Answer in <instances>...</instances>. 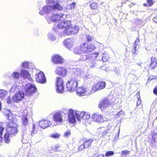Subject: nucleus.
I'll list each match as a JSON object with an SVG mask.
<instances>
[{"label": "nucleus", "instance_id": "nucleus-1", "mask_svg": "<svg viewBox=\"0 0 157 157\" xmlns=\"http://www.w3.org/2000/svg\"><path fill=\"white\" fill-rule=\"evenodd\" d=\"M95 48L94 45L83 43L79 46L74 47L72 51L75 54L80 56L78 61H86L90 67L93 68L96 65V59L98 56V52L93 53L90 52L94 51Z\"/></svg>", "mask_w": 157, "mask_h": 157}, {"label": "nucleus", "instance_id": "nucleus-2", "mask_svg": "<svg viewBox=\"0 0 157 157\" xmlns=\"http://www.w3.org/2000/svg\"><path fill=\"white\" fill-rule=\"evenodd\" d=\"M49 3H53V5H48L44 6L43 11L39 12L40 15H43L44 12L47 16L45 18L49 24L52 22L54 23L52 29L56 34L59 30V0H46Z\"/></svg>", "mask_w": 157, "mask_h": 157}, {"label": "nucleus", "instance_id": "nucleus-3", "mask_svg": "<svg viewBox=\"0 0 157 157\" xmlns=\"http://www.w3.org/2000/svg\"><path fill=\"white\" fill-rule=\"evenodd\" d=\"M78 78L77 77H74L73 75L69 78V79L67 82L66 86L67 89L70 92H73L76 90L79 96H83L84 95L91 94L87 92L85 89L82 87H80L77 89L78 86Z\"/></svg>", "mask_w": 157, "mask_h": 157}, {"label": "nucleus", "instance_id": "nucleus-4", "mask_svg": "<svg viewBox=\"0 0 157 157\" xmlns=\"http://www.w3.org/2000/svg\"><path fill=\"white\" fill-rule=\"evenodd\" d=\"M18 124L15 121H13L7 123L6 125V133L4 135V140L5 143L7 144L10 141L9 136H15L18 132Z\"/></svg>", "mask_w": 157, "mask_h": 157}, {"label": "nucleus", "instance_id": "nucleus-5", "mask_svg": "<svg viewBox=\"0 0 157 157\" xmlns=\"http://www.w3.org/2000/svg\"><path fill=\"white\" fill-rule=\"evenodd\" d=\"M25 94L26 96H30L37 91V89L35 85L28 83L25 87Z\"/></svg>", "mask_w": 157, "mask_h": 157}, {"label": "nucleus", "instance_id": "nucleus-6", "mask_svg": "<svg viewBox=\"0 0 157 157\" xmlns=\"http://www.w3.org/2000/svg\"><path fill=\"white\" fill-rule=\"evenodd\" d=\"M93 141V140L90 139L85 140L83 141L79 142L78 144V150L81 151L84 149L88 148L91 145Z\"/></svg>", "mask_w": 157, "mask_h": 157}, {"label": "nucleus", "instance_id": "nucleus-7", "mask_svg": "<svg viewBox=\"0 0 157 157\" xmlns=\"http://www.w3.org/2000/svg\"><path fill=\"white\" fill-rule=\"evenodd\" d=\"M76 118L78 121L81 120V119L84 120H86L90 118V116L88 113L83 112H80L78 111H75V112Z\"/></svg>", "mask_w": 157, "mask_h": 157}, {"label": "nucleus", "instance_id": "nucleus-8", "mask_svg": "<svg viewBox=\"0 0 157 157\" xmlns=\"http://www.w3.org/2000/svg\"><path fill=\"white\" fill-rule=\"evenodd\" d=\"M91 118L93 121L98 123H101L108 121V119L102 117L101 115L98 113H94L92 116Z\"/></svg>", "mask_w": 157, "mask_h": 157}, {"label": "nucleus", "instance_id": "nucleus-9", "mask_svg": "<svg viewBox=\"0 0 157 157\" xmlns=\"http://www.w3.org/2000/svg\"><path fill=\"white\" fill-rule=\"evenodd\" d=\"M105 82L104 81L100 82L96 84L94 86H93L90 90L91 94L94 93L98 90L104 88L105 86Z\"/></svg>", "mask_w": 157, "mask_h": 157}, {"label": "nucleus", "instance_id": "nucleus-10", "mask_svg": "<svg viewBox=\"0 0 157 157\" xmlns=\"http://www.w3.org/2000/svg\"><path fill=\"white\" fill-rule=\"evenodd\" d=\"M76 110L74 111L72 109L69 110L68 112V121L69 123L73 124L76 122L75 117H76L75 115V112Z\"/></svg>", "mask_w": 157, "mask_h": 157}, {"label": "nucleus", "instance_id": "nucleus-11", "mask_svg": "<svg viewBox=\"0 0 157 157\" xmlns=\"http://www.w3.org/2000/svg\"><path fill=\"white\" fill-rule=\"evenodd\" d=\"M35 78L37 82L41 83H44L46 80L44 74L42 71L36 75Z\"/></svg>", "mask_w": 157, "mask_h": 157}, {"label": "nucleus", "instance_id": "nucleus-12", "mask_svg": "<svg viewBox=\"0 0 157 157\" xmlns=\"http://www.w3.org/2000/svg\"><path fill=\"white\" fill-rule=\"evenodd\" d=\"M112 104V103L109 102L108 100L104 99L99 105L98 107L101 110L104 109H107L109 106Z\"/></svg>", "mask_w": 157, "mask_h": 157}, {"label": "nucleus", "instance_id": "nucleus-13", "mask_svg": "<svg viewBox=\"0 0 157 157\" xmlns=\"http://www.w3.org/2000/svg\"><path fill=\"white\" fill-rule=\"evenodd\" d=\"M24 93L23 91H19L16 93L15 96H13V98L14 101L18 102L21 100L24 97Z\"/></svg>", "mask_w": 157, "mask_h": 157}, {"label": "nucleus", "instance_id": "nucleus-14", "mask_svg": "<svg viewBox=\"0 0 157 157\" xmlns=\"http://www.w3.org/2000/svg\"><path fill=\"white\" fill-rule=\"evenodd\" d=\"M74 40L73 39H67L63 41L64 45L66 47L70 50L74 45Z\"/></svg>", "mask_w": 157, "mask_h": 157}, {"label": "nucleus", "instance_id": "nucleus-15", "mask_svg": "<svg viewBox=\"0 0 157 157\" xmlns=\"http://www.w3.org/2000/svg\"><path fill=\"white\" fill-rule=\"evenodd\" d=\"M109 128H106L103 127H100L98 130V133H99L100 136H103L106 135L108 132H109Z\"/></svg>", "mask_w": 157, "mask_h": 157}, {"label": "nucleus", "instance_id": "nucleus-16", "mask_svg": "<svg viewBox=\"0 0 157 157\" xmlns=\"http://www.w3.org/2000/svg\"><path fill=\"white\" fill-rule=\"evenodd\" d=\"M40 126L42 128L44 129L51 125V123L48 120H42L39 122Z\"/></svg>", "mask_w": 157, "mask_h": 157}, {"label": "nucleus", "instance_id": "nucleus-17", "mask_svg": "<svg viewBox=\"0 0 157 157\" xmlns=\"http://www.w3.org/2000/svg\"><path fill=\"white\" fill-rule=\"evenodd\" d=\"M79 28L78 26H75L74 27L71 26V29L70 31H67V35L77 33L79 30Z\"/></svg>", "mask_w": 157, "mask_h": 157}, {"label": "nucleus", "instance_id": "nucleus-18", "mask_svg": "<svg viewBox=\"0 0 157 157\" xmlns=\"http://www.w3.org/2000/svg\"><path fill=\"white\" fill-rule=\"evenodd\" d=\"M139 38H137L135 42L134 45V47L132 48V52L133 55H136L138 54V52L137 51V46H138V43L139 42Z\"/></svg>", "mask_w": 157, "mask_h": 157}, {"label": "nucleus", "instance_id": "nucleus-19", "mask_svg": "<svg viewBox=\"0 0 157 157\" xmlns=\"http://www.w3.org/2000/svg\"><path fill=\"white\" fill-rule=\"evenodd\" d=\"M71 25V23L70 21H64L61 23L60 25H59V29H60V27H61V29H63L64 30L66 29V28H67V27H68Z\"/></svg>", "mask_w": 157, "mask_h": 157}, {"label": "nucleus", "instance_id": "nucleus-20", "mask_svg": "<svg viewBox=\"0 0 157 157\" xmlns=\"http://www.w3.org/2000/svg\"><path fill=\"white\" fill-rule=\"evenodd\" d=\"M67 74V70L63 67H59V76L64 77Z\"/></svg>", "mask_w": 157, "mask_h": 157}, {"label": "nucleus", "instance_id": "nucleus-21", "mask_svg": "<svg viewBox=\"0 0 157 157\" xmlns=\"http://www.w3.org/2000/svg\"><path fill=\"white\" fill-rule=\"evenodd\" d=\"M3 114L7 117V119L9 120H11V113L9 109H4L2 111Z\"/></svg>", "mask_w": 157, "mask_h": 157}, {"label": "nucleus", "instance_id": "nucleus-22", "mask_svg": "<svg viewBox=\"0 0 157 157\" xmlns=\"http://www.w3.org/2000/svg\"><path fill=\"white\" fill-rule=\"evenodd\" d=\"M60 83V85H59V93L63 94L64 93L65 91L64 90V86H63V79H60L59 78V83Z\"/></svg>", "mask_w": 157, "mask_h": 157}, {"label": "nucleus", "instance_id": "nucleus-23", "mask_svg": "<svg viewBox=\"0 0 157 157\" xmlns=\"http://www.w3.org/2000/svg\"><path fill=\"white\" fill-rule=\"evenodd\" d=\"M25 115H24V116L22 117V123L23 125L25 126H26L28 124V119L27 117V113L25 111Z\"/></svg>", "mask_w": 157, "mask_h": 157}, {"label": "nucleus", "instance_id": "nucleus-24", "mask_svg": "<svg viewBox=\"0 0 157 157\" xmlns=\"http://www.w3.org/2000/svg\"><path fill=\"white\" fill-rule=\"evenodd\" d=\"M73 72L74 74L76 75H80L83 73V71L80 68L74 69L73 70Z\"/></svg>", "mask_w": 157, "mask_h": 157}, {"label": "nucleus", "instance_id": "nucleus-25", "mask_svg": "<svg viewBox=\"0 0 157 157\" xmlns=\"http://www.w3.org/2000/svg\"><path fill=\"white\" fill-rule=\"evenodd\" d=\"M54 121L56 124L54 125L55 126L58 124L59 122V113L57 112L56 114H54L53 117Z\"/></svg>", "mask_w": 157, "mask_h": 157}, {"label": "nucleus", "instance_id": "nucleus-26", "mask_svg": "<svg viewBox=\"0 0 157 157\" xmlns=\"http://www.w3.org/2000/svg\"><path fill=\"white\" fill-rule=\"evenodd\" d=\"M52 61L56 64L59 63V55H54L52 58Z\"/></svg>", "mask_w": 157, "mask_h": 157}, {"label": "nucleus", "instance_id": "nucleus-27", "mask_svg": "<svg viewBox=\"0 0 157 157\" xmlns=\"http://www.w3.org/2000/svg\"><path fill=\"white\" fill-rule=\"evenodd\" d=\"M29 75L28 72L25 70H22L21 71V75L24 78L28 77Z\"/></svg>", "mask_w": 157, "mask_h": 157}, {"label": "nucleus", "instance_id": "nucleus-28", "mask_svg": "<svg viewBox=\"0 0 157 157\" xmlns=\"http://www.w3.org/2000/svg\"><path fill=\"white\" fill-rule=\"evenodd\" d=\"M11 77L14 79H17L20 77V74L17 72H14L12 74Z\"/></svg>", "mask_w": 157, "mask_h": 157}, {"label": "nucleus", "instance_id": "nucleus-29", "mask_svg": "<svg viewBox=\"0 0 157 157\" xmlns=\"http://www.w3.org/2000/svg\"><path fill=\"white\" fill-rule=\"evenodd\" d=\"M59 77H57L56 78V79L55 81V86L56 87V90L57 93H59Z\"/></svg>", "mask_w": 157, "mask_h": 157}, {"label": "nucleus", "instance_id": "nucleus-30", "mask_svg": "<svg viewBox=\"0 0 157 157\" xmlns=\"http://www.w3.org/2000/svg\"><path fill=\"white\" fill-rule=\"evenodd\" d=\"M7 94L6 91L4 90H0V97L2 99H4V96Z\"/></svg>", "mask_w": 157, "mask_h": 157}, {"label": "nucleus", "instance_id": "nucleus-31", "mask_svg": "<svg viewBox=\"0 0 157 157\" xmlns=\"http://www.w3.org/2000/svg\"><path fill=\"white\" fill-rule=\"evenodd\" d=\"M65 113H66V111L65 110H63L62 112L59 111V123L63 121L62 116L63 115L64 116Z\"/></svg>", "mask_w": 157, "mask_h": 157}, {"label": "nucleus", "instance_id": "nucleus-32", "mask_svg": "<svg viewBox=\"0 0 157 157\" xmlns=\"http://www.w3.org/2000/svg\"><path fill=\"white\" fill-rule=\"evenodd\" d=\"M48 39L52 41L55 40L56 39V37H55L53 34L51 33L48 34Z\"/></svg>", "mask_w": 157, "mask_h": 157}, {"label": "nucleus", "instance_id": "nucleus-33", "mask_svg": "<svg viewBox=\"0 0 157 157\" xmlns=\"http://www.w3.org/2000/svg\"><path fill=\"white\" fill-rule=\"evenodd\" d=\"M130 151L128 150L122 151L121 154V156L122 157H126L128 154H129Z\"/></svg>", "mask_w": 157, "mask_h": 157}, {"label": "nucleus", "instance_id": "nucleus-34", "mask_svg": "<svg viewBox=\"0 0 157 157\" xmlns=\"http://www.w3.org/2000/svg\"><path fill=\"white\" fill-rule=\"evenodd\" d=\"M90 6L91 9H96L98 8V5L97 3L94 2L90 4Z\"/></svg>", "mask_w": 157, "mask_h": 157}, {"label": "nucleus", "instance_id": "nucleus-35", "mask_svg": "<svg viewBox=\"0 0 157 157\" xmlns=\"http://www.w3.org/2000/svg\"><path fill=\"white\" fill-rule=\"evenodd\" d=\"M29 64L27 62H25L22 63V68H29Z\"/></svg>", "mask_w": 157, "mask_h": 157}, {"label": "nucleus", "instance_id": "nucleus-36", "mask_svg": "<svg viewBox=\"0 0 157 157\" xmlns=\"http://www.w3.org/2000/svg\"><path fill=\"white\" fill-rule=\"evenodd\" d=\"M18 88H17V86L16 85L13 86L10 89V92H13L15 91H17L18 90Z\"/></svg>", "mask_w": 157, "mask_h": 157}, {"label": "nucleus", "instance_id": "nucleus-37", "mask_svg": "<svg viewBox=\"0 0 157 157\" xmlns=\"http://www.w3.org/2000/svg\"><path fill=\"white\" fill-rule=\"evenodd\" d=\"M50 137L55 139H58L59 138V134L58 133H53L50 135Z\"/></svg>", "mask_w": 157, "mask_h": 157}, {"label": "nucleus", "instance_id": "nucleus-38", "mask_svg": "<svg viewBox=\"0 0 157 157\" xmlns=\"http://www.w3.org/2000/svg\"><path fill=\"white\" fill-rule=\"evenodd\" d=\"M71 133L70 130H68L67 131L65 132L64 134V136L67 138L71 135Z\"/></svg>", "mask_w": 157, "mask_h": 157}, {"label": "nucleus", "instance_id": "nucleus-39", "mask_svg": "<svg viewBox=\"0 0 157 157\" xmlns=\"http://www.w3.org/2000/svg\"><path fill=\"white\" fill-rule=\"evenodd\" d=\"M114 152L113 151H107L105 155L106 156H110L114 154Z\"/></svg>", "mask_w": 157, "mask_h": 157}, {"label": "nucleus", "instance_id": "nucleus-40", "mask_svg": "<svg viewBox=\"0 0 157 157\" xmlns=\"http://www.w3.org/2000/svg\"><path fill=\"white\" fill-rule=\"evenodd\" d=\"M75 2H73L72 3L68 5L69 9L70 10L74 9L75 6Z\"/></svg>", "mask_w": 157, "mask_h": 157}, {"label": "nucleus", "instance_id": "nucleus-41", "mask_svg": "<svg viewBox=\"0 0 157 157\" xmlns=\"http://www.w3.org/2000/svg\"><path fill=\"white\" fill-rule=\"evenodd\" d=\"M71 25L70 26L67 27V28H66V29L63 30V33H64L66 35H67V31H70V29H71Z\"/></svg>", "mask_w": 157, "mask_h": 157}, {"label": "nucleus", "instance_id": "nucleus-42", "mask_svg": "<svg viewBox=\"0 0 157 157\" xmlns=\"http://www.w3.org/2000/svg\"><path fill=\"white\" fill-rule=\"evenodd\" d=\"M33 130L31 132V135L32 136H33L35 133V132H36V131H37V130H36V126L34 124H33Z\"/></svg>", "mask_w": 157, "mask_h": 157}, {"label": "nucleus", "instance_id": "nucleus-43", "mask_svg": "<svg viewBox=\"0 0 157 157\" xmlns=\"http://www.w3.org/2000/svg\"><path fill=\"white\" fill-rule=\"evenodd\" d=\"M147 2L148 6H150L153 5L154 3V2L152 0H147Z\"/></svg>", "mask_w": 157, "mask_h": 157}, {"label": "nucleus", "instance_id": "nucleus-44", "mask_svg": "<svg viewBox=\"0 0 157 157\" xmlns=\"http://www.w3.org/2000/svg\"><path fill=\"white\" fill-rule=\"evenodd\" d=\"M86 38L88 41L90 42L92 41L93 37L90 35H87Z\"/></svg>", "mask_w": 157, "mask_h": 157}, {"label": "nucleus", "instance_id": "nucleus-45", "mask_svg": "<svg viewBox=\"0 0 157 157\" xmlns=\"http://www.w3.org/2000/svg\"><path fill=\"white\" fill-rule=\"evenodd\" d=\"M108 57L107 56H105L104 55L102 57V60L103 62H105L107 61L108 60Z\"/></svg>", "mask_w": 157, "mask_h": 157}, {"label": "nucleus", "instance_id": "nucleus-46", "mask_svg": "<svg viewBox=\"0 0 157 157\" xmlns=\"http://www.w3.org/2000/svg\"><path fill=\"white\" fill-rule=\"evenodd\" d=\"M139 97H137L138 100L137 102V106H138L141 104V100L140 98V95L139 94Z\"/></svg>", "mask_w": 157, "mask_h": 157}, {"label": "nucleus", "instance_id": "nucleus-47", "mask_svg": "<svg viewBox=\"0 0 157 157\" xmlns=\"http://www.w3.org/2000/svg\"><path fill=\"white\" fill-rule=\"evenodd\" d=\"M65 60L61 56H59V64H61L65 62Z\"/></svg>", "mask_w": 157, "mask_h": 157}, {"label": "nucleus", "instance_id": "nucleus-48", "mask_svg": "<svg viewBox=\"0 0 157 157\" xmlns=\"http://www.w3.org/2000/svg\"><path fill=\"white\" fill-rule=\"evenodd\" d=\"M156 65V63H151L150 64V67L152 68H154Z\"/></svg>", "mask_w": 157, "mask_h": 157}, {"label": "nucleus", "instance_id": "nucleus-49", "mask_svg": "<svg viewBox=\"0 0 157 157\" xmlns=\"http://www.w3.org/2000/svg\"><path fill=\"white\" fill-rule=\"evenodd\" d=\"M151 63H156V59L154 57H151Z\"/></svg>", "mask_w": 157, "mask_h": 157}, {"label": "nucleus", "instance_id": "nucleus-50", "mask_svg": "<svg viewBox=\"0 0 157 157\" xmlns=\"http://www.w3.org/2000/svg\"><path fill=\"white\" fill-rule=\"evenodd\" d=\"M4 130V128L0 126V135H2V132Z\"/></svg>", "mask_w": 157, "mask_h": 157}, {"label": "nucleus", "instance_id": "nucleus-51", "mask_svg": "<svg viewBox=\"0 0 157 157\" xmlns=\"http://www.w3.org/2000/svg\"><path fill=\"white\" fill-rule=\"evenodd\" d=\"M11 98H10L8 97L7 98V103L8 104H10L11 102Z\"/></svg>", "mask_w": 157, "mask_h": 157}, {"label": "nucleus", "instance_id": "nucleus-52", "mask_svg": "<svg viewBox=\"0 0 157 157\" xmlns=\"http://www.w3.org/2000/svg\"><path fill=\"white\" fill-rule=\"evenodd\" d=\"M59 146L58 145L56 146L55 147H54L53 149L55 151H58V150Z\"/></svg>", "mask_w": 157, "mask_h": 157}, {"label": "nucleus", "instance_id": "nucleus-53", "mask_svg": "<svg viewBox=\"0 0 157 157\" xmlns=\"http://www.w3.org/2000/svg\"><path fill=\"white\" fill-rule=\"evenodd\" d=\"M153 92L154 94L157 95V90L155 89V87L154 88Z\"/></svg>", "mask_w": 157, "mask_h": 157}, {"label": "nucleus", "instance_id": "nucleus-54", "mask_svg": "<svg viewBox=\"0 0 157 157\" xmlns=\"http://www.w3.org/2000/svg\"><path fill=\"white\" fill-rule=\"evenodd\" d=\"M2 135H0V145H1V144L2 143Z\"/></svg>", "mask_w": 157, "mask_h": 157}, {"label": "nucleus", "instance_id": "nucleus-55", "mask_svg": "<svg viewBox=\"0 0 157 157\" xmlns=\"http://www.w3.org/2000/svg\"><path fill=\"white\" fill-rule=\"evenodd\" d=\"M26 78H28L30 81H31L32 79V78L30 76V75H29V76H28V77H27Z\"/></svg>", "mask_w": 157, "mask_h": 157}, {"label": "nucleus", "instance_id": "nucleus-56", "mask_svg": "<svg viewBox=\"0 0 157 157\" xmlns=\"http://www.w3.org/2000/svg\"><path fill=\"white\" fill-rule=\"evenodd\" d=\"M152 141L154 142H156V139L154 136H152Z\"/></svg>", "mask_w": 157, "mask_h": 157}, {"label": "nucleus", "instance_id": "nucleus-57", "mask_svg": "<svg viewBox=\"0 0 157 157\" xmlns=\"http://www.w3.org/2000/svg\"><path fill=\"white\" fill-rule=\"evenodd\" d=\"M55 73L56 74H57L58 75H59V70H58V68H57L55 71Z\"/></svg>", "mask_w": 157, "mask_h": 157}, {"label": "nucleus", "instance_id": "nucleus-58", "mask_svg": "<svg viewBox=\"0 0 157 157\" xmlns=\"http://www.w3.org/2000/svg\"><path fill=\"white\" fill-rule=\"evenodd\" d=\"M156 18H157V17H155L153 19L155 23H157V19H156Z\"/></svg>", "mask_w": 157, "mask_h": 157}, {"label": "nucleus", "instance_id": "nucleus-59", "mask_svg": "<svg viewBox=\"0 0 157 157\" xmlns=\"http://www.w3.org/2000/svg\"><path fill=\"white\" fill-rule=\"evenodd\" d=\"M97 157H105L104 155H99Z\"/></svg>", "mask_w": 157, "mask_h": 157}, {"label": "nucleus", "instance_id": "nucleus-60", "mask_svg": "<svg viewBox=\"0 0 157 157\" xmlns=\"http://www.w3.org/2000/svg\"><path fill=\"white\" fill-rule=\"evenodd\" d=\"M63 15L62 14H59V17H63Z\"/></svg>", "mask_w": 157, "mask_h": 157}, {"label": "nucleus", "instance_id": "nucleus-61", "mask_svg": "<svg viewBox=\"0 0 157 157\" xmlns=\"http://www.w3.org/2000/svg\"><path fill=\"white\" fill-rule=\"evenodd\" d=\"M144 6H148V5H147V4L144 3Z\"/></svg>", "mask_w": 157, "mask_h": 157}, {"label": "nucleus", "instance_id": "nucleus-62", "mask_svg": "<svg viewBox=\"0 0 157 157\" xmlns=\"http://www.w3.org/2000/svg\"><path fill=\"white\" fill-rule=\"evenodd\" d=\"M141 64H142V63H138L137 64L138 65H139V66H141Z\"/></svg>", "mask_w": 157, "mask_h": 157}, {"label": "nucleus", "instance_id": "nucleus-63", "mask_svg": "<svg viewBox=\"0 0 157 157\" xmlns=\"http://www.w3.org/2000/svg\"><path fill=\"white\" fill-rule=\"evenodd\" d=\"M62 9V7H60V6H59V10H61Z\"/></svg>", "mask_w": 157, "mask_h": 157}, {"label": "nucleus", "instance_id": "nucleus-64", "mask_svg": "<svg viewBox=\"0 0 157 157\" xmlns=\"http://www.w3.org/2000/svg\"><path fill=\"white\" fill-rule=\"evenodd\" d=\"M22 137L24 138L25 137V136H24V134H22Z\"/></svg>", "mask_w": 157, "mask_h": 157}]
</instances>
